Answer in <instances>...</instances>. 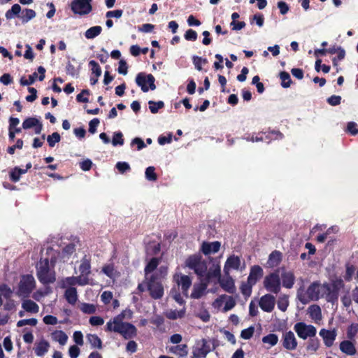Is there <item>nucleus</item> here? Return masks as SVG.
<instances>
[{"label": "nucleus", "instance_id": "f257e3e1", "mask_svg": "<svg viewBox=\"0 0 358 358\" xmlns=\"http://www.w3.org/2000/svg\"><path fill=\"white\" fill-rule=\"evenodd\" d=\"M138 293L148 292L151 299L159 300L164 296V285L162 279L157 273H153L150 276L144 277L142 282L137 286Z\"/></svg>", "mask_w": 358, "mask_h": 358}, {"label": "nucleus", "instance_id": "f03ea898", "mask_svg": "<svg viewBox=\"0 0 358 358\" xmlns=\"http://www.w3.org/2000/svg\"><path fill=\"white\" fill-rule=\"evenodd\" d=\"M344 287V281L341 278L334 280L331 284L324 283L320 286L322 297L325 298L327 302L334 304L338 302L339 292Z\"/></svg>", "mask_w": 358, "mask_h": 358}, {"label": "nucleus", "instance_id": "7ed1b4c3", "mask_svg": "<svg viewBox=\"0 0 358 358\" xmlns=\"http://www.w3.org/2000/svg\"><path fill=\"white\" fill-rule=\"evenodd\" d=\"M36 268L37 278L41 284L47 285L55 282V273L50 271L48 258H41L36 264Z\"/></svg>", "mask_w": 358, "mask_h": 358}, {"label": "nucleus", "instance_id": "20e7f679", "mask_svg": "<svg viewBox=\"0 0 358 358\" xmlns=\"http://www.w3.org/2000/svg\"><path fill=\"white\" fill-rule=\"evenodd\" d=\"M185 267L192 270L200 278H203L207 271V263L200 253H195L187 257L185 261Z\"/></svg>", "mask_w": 358, "mask_h": 358}, {"label": "nucleus", "instance_id": "39448f33", "mask_svg": "<svg viewBox=\"0 0 358 358\" xmlns=\"http://www.w3.org/2000/svg\"><path fill=\"white\" fill-rule=\"evenodd\" d=\"M35 280L31 275L22 276L18 285L17 294L23 298H27L35 288Z\"/></svg>", "mask_w": 358, "mask_h": 358}, {"label": "nucleus", "instance_id": "423d86ee", "mask_svg": "<svg viewBox=\"0 0 358 358\" xmlns=\"http://www.w3.org/2000/svg\"><path fill=\"white\" fill-rule=\"evenodd\" d=\"M264 288L269 293L278 294L280 292V277L278 271L270 273L263 280Z\"/></svg>", "mask_w": 358, "mask_h": 358}, {"label": "nucleus", "instance_id": "0eeeda50", "mask_svg": "<svg viewBox=\"0 0 358 358\" xmlns=\"http://www.w3.org/2000/svg\"><path fill=\"white\" fill-rule=\"evenodd\" d=\"M320 299V284L317 282L308 287L306 293L298 292V299L303 304H307L311 301H318Z\"/></svg>", "mask_w": 358, "mask_h": 358}, {"label": "nucleus", "instance_id": "6e6552de", "mask_svg": "<svg viewBox=\"0 0 358 358\" xmlns=\"http://www.w3.org/2000/svg\"><path fill=\"white\" fill-rule=\"evenodd\" d=\"M294 330L298 334V337L306 340L308 337H315L317 329L313 325H308L304 322H298L294 326Z\"/></svg>", "mask_w": 358, "mask_h": 358}, {"label": "nucleus", "instance_id": "1a4fd4ad", "mask_svg": "<svg viewBox=\"0 0 358 358\" xmlns=\"http://www.w3.org/2000/svg\"><path fill=\"white\" fill-rule=\"evenodd\" d=\"M80 275L82 281L85 282V285L90 284L89 276L91 274V257L89 255H84L80 260V264L78 267Z\"/></svg>", "mask_w": 358, "mask_h": 358}, {"label": "nucleus", "instance_id": "9d476101", "mask_svg": "<svg viewBox=\"0 0 358 358\" xmlns=\"http://www.w3.org/2000/svg\"><path fill=\"white\" fill-rule=\"evenodd\" d=\"M91 0H73L71 2V10L75 14L86 15L92 11Z\"/></svg>", "mask_w": 358, "mask_h": 358}, {"label": "nucleus", "instance_id": "9b49d317", "mask_svg": "<svg viewBox=\"0 0 358 358\" xmlns=\"http://www.w3.org/2000/svg\"><path fill=\"white\" fill-rule=\"evenodd\" d=\"M155 80V77L152 74L145 76L143 73H138L136 78V84L141 87L142 91L144 92L148 91V87L146 85L147 83L152 90L156 89Z\"/></svg>", "mask_w": 358, "mask_h": 358}, {"label": "nucleus", "instance_id": "f8f14e48", "mask_svg": "<svg viewBox=\"0 0 358 358\" xmlns=\"http://www.w3.org/2000/svg\"><path fill=\"white\" fill-rule=\"evenodd\" d=\"M276 300L271 294H266L260 297L259 306L260 309L266 313H271L275 308Z\"/></svg>", "mask_w": 358, "mask_h": 358}, {"label": "nucleus", "instance_id": "ddd939ff", "mask_svg": "<svg viewBox=\"0 0 358 358\" xmlns=\"http://www.w3.org/2000/svg\"><path fill=\"white\" fill-rule=\"evenodd\" d=\"M173 280L178 286L180 287L182 294H187V292L192 285V280L188 275L182 274H176L173 276Z\"/></svg>", "mask_w": 358, "mask_h": 358}, {"label": "nucleus", "instance_id": "4468645a", "mask_svg": "<svg viewBox=\"0 0 358 358\" xmlns=\"http://www.w3.org/2000/svg\"><path fill=\"white\" fill-rule=\"evenodd\" d=\"M220 248V243L218 241L206 242L203 241L201 245L200 251L204 255H209L217 252Z\"/></svg>", "mask_w": 358, "mask_h": 358}, {"label": "nucleus", "instance_id": "2eb2a0df", "mask_svg": "<svg viewBox=\"0 0 358 358\" xmlns=\"http://www.w3.org/2000/svg\"><path fill=\"white\" fill-rule=\"evenodd\" d=\"M282 347L288 350H294L297 348V341L294 336V334L288 331L282 336Z\"/></svg>", "mask_w": 358, "mask_h": 358}, {"label": "nucleus", "instance_id": "dca6fc26", "mask_svg": "<svg viewBox=\"0 0 358 358\" xmlns=\"http://www.w3.org/2000/svg\"><path fill=\"white\" fill-rule=\"evenodd\" d=\"M263 273V269L261 266L258 265L252 266L250 268L247 280L255 285V284L262 278Z\"/></svg>", "mask_w": 358, "mask_h": 358}, {"label": "nucleus", "instance_id": "f3484780", "mask_svg": "<svg viewBox=\"0 0 358 358\" xmlns=\"http://www.w3.org/2000/svg\"><path fill=\"white\" fill-rule=\"evenodd\" d=\"M22 127L24 129L34 128L35 134H39L43 129L41 122L36 117H28L22 122Z\"/></svg>", "mask_w": 358, "mask_h": 358}, {"label": "nucleus", "instance_id": "a211bd4d", "mask_svg": "<svg viewBox=\"0 0 358 358\" xmlns=\"http://www.w3.org/2000/svg\"><path fill=\"white\" fill-rule=\"evenodd\" d=\"M319 335L323 338V343H324V345L327 348L332 346L334 341L336 338V331L335 330L322 329L319 332Z\"/></svg>", "mask_w": 358, "mask_h": 358}, {"label": "nucleus", "instance_id": "6ab92c4d", "mask_svg": "<svg viewBox=\"0 0 358 358\" xmlns=\"http://www.w3.org/2000/svg\"><path fill=\"white\" fill-rule=\"evenodd\" d=\"M120 334L126 340L131 339L136 336L137 329L132 324L125 322Z\"/></svg>", "mask_w": 358, "mask_h": 358}, {"label": "nucleus", "instance_id": "aec40b11", "mask_svg": "<svg viewBox=\"0 0 358 358\" xmlns=\"http://www.w3.org/2000/svg\"><path fill=\"white\" fill-rule=\"evenodd\" d=\"M118 319L113 317V320L108 322L106 326V331L120 334L125 322H121Z\"/></svg>", "mask_w": 358, "mask_h": 358}, {"label": "nucleus", "instance_id": "412c9836", "mask_svg": "<svg viewBox=\"0 0 358 358\" xmlns=\"http://www.w3.org/2000/svg\"><path fill=\"white\" fill-rule=\"evenodd\" d=\"M281 280H282V287L287 289H292L294 285V281L296 280V277L294 276V273L292 271H284L281 273V278H280Z\"/></svg>", "mask_w": 358, "mask_h": 358}, {"label": "nucleus", "instance_id": "4be33fe9", "mask_svg": "<svg viewBox=\"0 0 358 358\" xmlns=\"http://www.w3.org/2000/svg\"><path fill=\"white\" fill-rule=\"evenodd\" d=\"M354 342V341L348 340L340 343V350L347 355H355L357 353V349Z\"/></svg>", "mask_w": 358, "mask_h": 358}, {"label": "nucleus", "instance_id": "5701e85b", "mask_svg": "<svg viewBox=\"0 0 358 358\" xmlns=\"http://www.w3.org/2000/svg\"><path fill=\"white\" fill-rule=\"evenodd\" d=\"M83 280H81V278H78V276L77 277H74V276H72V277H67V278H65L64 279H63L62 280V285H61V288H69V287H73V286L78 285H80V286H85V282H83L82 281Z\"/></svg>", "mask_w": 358, "mask_h": 358}, {"label": "nucleus", "instance_id": "b1692460", "mask_svg": "<svg viewBox=\"0 0 358 358\" xmlns=\"http://www.w3.org/2000/svg\"><path fill=\"white\" fill-rule=\"evenodd\" d=\"M50 343L44 340L41 339L40 341L35 343L34 348V353L38 357H43L49 350Z\"/></svg>", "mask_w": 358, "mask_h": 358}, {"label": "nucleus", "instance_id": "393cba45", "mask_svg": "<svg viewBox=\"0 0 358 358\" xmlns=\"http://www.w3.org/2000/svg\"><path fill=\"white\" fill-rule=\"evenodd\" d=\"M160 261L161 258H151L144 268V277L150 276V274L153 273V271L157 268Z\"/></svg>", "mask_w": 358, "mask_h": 358}, {"label": "nucleus", "instance_id": "a878e982", "mask_svg": "<svg viewBox=\"0 0 358 358\" xmlns=\"http://www.w3.org/2000/svg\"><path fill=\"white\" fill-rule=\"evenodd\" d=\"M221 288L229 294H234L236 292L234 281L231 277L222 279L220 281Z\"/></svg>", "mask_w": 358, "mask_h": 358}, {"label": "nucleus", "instance_id": "bb28decb", "mask_svg": "<svg viewBox=\"0 0 358 358\" xmlns=\"http://www.w3.org/2000/svg\"><path fill=\"white\" fill-rule=\"evenodd\" d=\"M240 265V258L237 256L231 255L227 259L224 266V271H226L227 269L229 268L238 270Z\"/></svg>", "mask_w": 358, "mask_h": 358}, {"label": "nucleus", "instance_id": "cd10ccee", "mask_svg": "<svg viewBox=\"0 0 358 358\" xmlns=\"http://www.w3.org/2000/svg\"><path fill=\"white\" fill-rule=\"evenodd\" d=\"M22 309L29 313L36 314L39 311V307L34 301L25 299L22 303Z\"/></svg>", "mask_w": 358, "mask_h": 358}, {"label": "nucleus", "instance_id": "c85d7f7f", "mask_svg": "<svg viewBox=\"0 0 358 358\" xmlns=\"http://www.w3.org/2000/svg\"><path fill=\"white\" fill-rule=\"evenodd\" d=\"M86 339L92 349H102V341L97 335L88 334L86 335Z\"/></svg>", "mask_w": 358, "mask_h": 358}, {"label": "nucleus", "instance_id": "c756f323", "mask_svg": "<svg viewBox=\"0 0 358 358\" xmlns=\"http://www.w3.org/2000/svg\"><path fill=\"white\" fill-rule=\"evenodd\" d=\"M220 276V268L218 265H213L209 270L207 269L206 274L202 278L203 280L208 282L212 278H219Z\"/></svg>", "mask_w": 358, "mask_h": 358}, {"label": "nucleus", "instance_id": "7c9ffc66", "mask_svg": "<svg viewBox=\"0 0 358 358\" xmlns=\"http://www.w3.org/2000/svg\"><path fill=\"white\" fill-rule=\"evenodd\" d=\"M282 262V252L278 250L273 251L269 255L267 264L270 267H276Z\"/></svg>", "mask_w": 358, "mask_h": 358}, {"label": "nucleus", "instance_id": "2f4dec72", "mask_svg": "<svg viewBox=\"0 0 358 358\" xmlns=\"http://www.w3.org/2000/svg\"><path fill=\"white\" fill-rule=\"evenodd\" d=\"M147 256H155L159 253L161 250V245L159 243L150 241L145 248Z\"/></svg>", "mask_w": 358, "mask_h": 358}, {"label": "nucleus", "instance_id": "473e14b6", "mask_svg": "<svg viewBox=\"0 0 358 358\" xmlns=\"http://www.w3.org/2000/svg\"><path fill=\"white\" fill-rule=\"evenodd\" d=\"M66 301L71 305H75L78 301L77 290L75 287H69L64 292Z\"/></svg>", "mask_w": 358, "mask_h": 358}, {"label": "nucleus", "instance_id": "72a5a7b5", "mask_svg": "<svg viewBox=\"0 0 358 358\" xmlns=\"http://www.w3.org/2000/svg\"><path fill=\"white\" fill-rule=\"evenodd\" d=\"M169 352L180 357H185L188 354L187 345L182 344L172 346L169 348Z\"/></svg>", "mask_w": 358, "mask_h": 358}, {"label": "nucleus", "instance_id": "f704fd0d", "mask_svg": "<svg viewBox=\"0 0 358 358\" xmlns=\"http://www.w3.org/2000/svg\"><path fill=\"white\" fill-rule=\"evenodd\" d=\"M51 336L53 341L58 342L61 345H64L68 340V336L66 334L61 330L54 331L51 334Z\"/></svg>", "mask_w": 358, "mask_h": 358}, {"label": "nucleus", "instance_id": "c9c22d12", "mask_svg": "<svg viewBox=\"0 0 358 358\" xmlns=\"http://www.w3.org/2000/svg\"><path fill=\"white\" fill-rule=\"evenodd\" d=\"M26 173L27 169H22L15 166L9 173L10 180L13 182H17L20 180L21 176Z\"/></svg>", "mask_w": 358, "mask_h": 358}, {"label": "nucleus", "instance_id": "e433bc0d", "mask_svg": "<svg viewBox=\"0 0 358 358\" xmlns=\"http://www.w3.org/2000/svg\"><path fill=\"white\" fill-rule=\"evenodd\" d=\"M222 299H226L224 306L223 308V311L227 312L231 310L236 305L235 300L232 296H227V295H221L219 299L216 300V301H222Z\"/></svg>", "mask_w": 358, "mask_h": 358}, {"label": "nucleus", "instance_id": "4c0bfd02", "mask_svg": "<svg viewBox=\"0 0 358 358\" xmlns=\"http://www.w3.org/2000/svg\"><path fill=\"white\" fill-rule=\"evenodd\" d=\"M356 266L350 262L345 264V274L344 279L346 282H351L356 271Z\"/></svg>", "mask_w": 358, "mask_h": 358}, {"label": "nucleus", "instance_id": "58836bf2", "mask_svg": "<svg viewBox=\"0 0 358 358\" xmlns=\"http://www.w3.org/2000/svg\"><path fill=\"white\" fill-rule=\"evenodd\" d=\"M254 285L250 282L248 280L243 282L240 286L241 293L245 298L249 297L252 294V289Z\"/></svg>", "mask_w": 358, "mask_h": 358}, {"label": "nucleus", "instance_id": "ea45409f", "mask_svg": "<svg viewBox=\"0 0 358 358\" xmlns=\"http://www.w3.org/2000/svg\"><path fill=\"white\" fill-rule=\"evenodd\" d=\"M310 318L315 320H321V308L318 305H312L308 308Z\"/></svg>", "mask_w": 358, "mask_h": 358}, {"label": "nucleus", "instance_id": "a19ab883", "mask_svg": "<svg viewBox=\"0 0 358 358\" xmlns=\"http://www.w3.org/2000/svg\"><path fill=\"white\" fill-rule=\"evenodd\" d=\"M102 31V28L100 26H94L88 29L85 33V36L87 39H92L99 36Z\"/></svg>", "mask_w": 358, "mask_h": 358}, {"label": "nucleus", "instance_id": "79ce46f5", "mask_svg": "<svg viewBox=\"0 0 358 358\" xmlns=\"http://www.w3.org/2000/svg\"><path fill=\"white\" fill-rule=\"evenodd\" d=\"M20 11H21L20 6L17 3H15L11 7V8L10 10L6 11V15H5L6 17L8 20H10L15 16L20 17L19 15Z\"/></svg>", "mask_w": 358, "mask_h": 358}, {"label": "nucleus", "instance_id": "37998d69", "mask_svg": "<svg viewBox=\"0 0 358 358\" xmlns=\"http://www.w3.org/2000/svg\"><path fill=\"white\" fill-rule=\"evenodd\" d=\"M358 334V324L353 323L349 326L347 331V337L350 341H355V338Z\"/></svg>", "mask_w": 358, "mask_h": 358}, {"label": "nucleus", "instance_id": "c03bdc74", "mask_svg": "<svg viewBox=\"0 0 358 358\" xmlns=\"http://www.w3.org/2000/svg\"><path fill=\"white\" fill-rule=\"evenodd\" d=\"M20 16L22 23H27L36 17V12L32 9L25 8Z\"/></svg>", "mask_w": 358, "mask_h": 358}, {"label": "nucleus", "instance_id": "a18cd8bd", "mask_svg": "<svg viewBox=\"0 0 358 358\" xmlns=\"http://www.w3.org/2000/svg\"><path fill=\"white\" fill-rule=\"evenodd\" d=\"M206 287H207V282H202L201 284V286L197 288V289H194L192 294H191V297L192 299H200L203 294V292L205 291V289H206Z\"/></svg>", "mask_w": 358, "mask_h": 358}, {"label": "nucleus", "instance_id": "49530a36", "mask_svg": "<svg viewBox=\"0 0 358 358\" xmlns=\"http://www.w3.org/2000/svg\"><path fill=\"white\" fill-rule=\"evenodd\" d=\"M320 348V341L315 338L312 337L308 342V346H306V350L315 352Z\"/></svg>", "mask_w": 358, "mask_h": 358}, {"label": "nucleus", "instance_id": "de8ad7c7", "mask_svg": "<svg viewBox=\"0 0 358 358\" xmlns=\"http://www.w3.org/2000/svg\"><path fill=\"white\" fill-rule=\"evenodd\" d=\"M145 177L148 181L155 182L157 180V175L155 173L154 166H148L145 171Z\"/></svg>", "mask_w": 358, "mask_h": 358}, {"label": "nucleus", "instance_id": "09e8293b", "mask_svg": "<svg viewBox=\"0 0 358 358\" xmlns=\"http://www.w3.org/2000/svg\"><path fill=\"white\" fill-rule=\"evenodd\" d=\"M262 341V343L269 344L270 346H275L278 344V336L276 334H270L264 336Z\"/></svg>", "mask_w": 358, "mask_h": 358}, {"label": "nucleus", "instance_id": "8fccbe9b", "mask_svg": "<svg viewBox=\"0 0 358 358\" xmlns=\"http://www.w3.org/2000/svg\"><path fill=\"white\" fill-rule=\"evenodd\" d=\"M265 134H264L265 139L269 140H278L282 139L283 138V134L279 131H265Z\"/></svg>", "mask_w": 358, "mask_h": 358}, {"label": "nucleus", "instance_id": "3c124183", "mask_svg": "<svg viewBox=\"0 0 358 358\" xmlns=\"http://www.w3.org/2000/svg\"><path fill=\"white\" fill-rule=\"evenodd\" d=\"M60 135L57 132H54L51 135H48L47 137V142L50 148H53L57 143L60 141Z\"/></svg>", "mask_w": 358, "mask_h": 358}, {"label": "nucleus", "instance_id": "603ef678", "mask_svg": "<svg viewBox=\"0 0 358 358\" xmlns=\"http://www.w3.org/2000/svg\"><path fill=\"white\" fill-rule=\"evenodd\" d=\"M280 78L282 80V86L285 88L289 87L292 83L290 76L288 73L282 71L280 73Z\"/></svg>", "mask_w": 358, "mask_h": 358}, {"label": "nucleus", "instance_id": "864d4df0", "mask_svg": "<svg viewBox=\"0 0 358 358\" xmlns=\"http://www.w3.org/2000/svg\"><path fill=\"white\" fill-rule=\"evenodd\" d=\"M111 143L113 146L122 145L124 144V138L122 132L114 133Z\"/></svg>", "mask_w": 358, "mask_h": 358}, {"label": "nucleus", "instance_id": "5fc2aeb1", "mask_svg": "<svg viewBox=\"0 0 358 358\" xmlns=\"http://www.w3.org/2000/svg\"><path fill=\"white\" fill-rule=\"evenodd\" d=\"M12 290L6 284L0 285V295L3 296L6 299H8L12 296Z\"/></svg>", "mask_w": 358, "mask_h": 358}, {"label": "nucleus", "instance_id": "6e6d98bb", "mask_svg": "<svg viewBox=\"0 0 358 358\" xmlns=\"http://www.w3.org/2000/svg\"><path fill=\"white\" fill-rule=\"evenodd\" d=\"M38 323V321L35 318H31V319H24L19 320L17 322V327H22L26 325H29L32 327H35Z\"/></svg>", "mask_w": 358, "mask_h": 358}, {"label": "nucleus", "instance_id": "4d7b16f0", "mask_svg": "<svg viewBox=\"0 0 358 358\" xmlns=\"http://www.w3.org/2000/svg\"><path fill=\"white\" fill-rule=\"evenodd\" d=\"M101 271L104 273L107 277L112 278L114 277V265L113 264L104 265L102 267Z\"/></svg>", "mask_w": 358, "mask_h": 358}, {"label": "nucleus", "instance_id": "13d9d810", "mask_svg": "<svg viewBox=\"0 0 358 358\" xmlns=\"http://www.w3.org/2000/svg\"><path fill=\"white\" fill-rule=\"evenodd\" d=\"M277 306L280 310L285 312L287 310V307L289 306V300L287 296L280 297L278 299V302H277Z\"/></svg>", "mask_w": 358, "mask_h": 358}, {"label": "nucleus", "instance_id": "bf43d9fd", "mask_svg": "<svg viewBox=\"0 0 358 358\" xmlns=\"http://www.w3.org/2000/svg\"><path fill=\"white\" fill-rule=\"evenodd\" d=\"M148 104L150 112H157L159 109L162 108L164 106V103L162 101H159L157 102L149 101Z\"/></svg>", "mask_w": 358, "mask_h": 358}, {"label": "nucleus", "instance_id": "052dcab7", "mask_svg": "<svg viewBox=\"0 0 358 358\" xmlns=\"http://www.w3.org/2000/svg\"><path fill=\"white\" fill-rule=\"evenodd\" d=\"M80 310L85 314H94L96 311V308L94 305L84 303L81 305Z\"/></svg>", "mask_w": 358, "mask_h": 358}, {"label": "nucleus", "instance_id": "680f3d73", "mask_svg": "<svg viewBox=\"0 0 358 358\" xmlns=\"http://www.w3.org/2000/svg\"><path fill=\"white\" fill-rule=\"evenodd\" d=\"M66 71L68 75H70L72 77L78 76L79 74V70L77 69L70 62H68L66 64Z\"/></svg>", "mask_w": 358, "mask_h": 358}, {"label": "nucleus", "instance_id": "e2e57ef3", "mask_svg": "<svg viewBox=\"0 0 358 358\" xmlns=\"http://www.w3.org/2000/svg\"><path fill=\"white\" fill-rule=\"evenodd\" d=\"M255 329L253 327H250L247 329H245L241 332V338L244 340H249L252 338L254 334Z\"/></svg>", "mask_w": 358, "mask_h": 358}, {"label": "nucleus", "instance_id": "0e129e2a", "mask_svg": "<svg viewBox=\"0 0 358 358\" xmlns=\"http://www.w3.org/2000/svg\"><path fill=\"white\" fill-rule=\"evenodd\" d=\"M37 77H38V74L36 72L29 76V80H27L24 77H22V78H21L20 81V85H23V86L30 85L35 82Z\"/></svg>", "mask_w": 358, "mask_h": 358}, {"label": "nucleus", "instance_id": "69168bd1", "mask_svg": "<svg viewBox=\"0 0 358 358\" xmlns=\"http://www.w3.org/2000/svg\"><path fill=\"white\" fill-rule=\"evenodd\" d=\"M131 147H133L134 145H136V150H141L146 147V145L145 144L144 141L138 137H136L131 141L130 143Z\"/></svg>", "mask_w": 358, "mask_h": 358}, {"label": "nucleus", "instance_id": "338daca9", "mask_svg": "<svg viewBox=\"0 0 358 358\" xmlns=\"http://www.w3.org/2000/svg\"><path fill=\"white\" fill-rule=\"evenodd\" d=\"M115 167L120 173H124L126 171H130V169H131L129 164L125 162H118L115 164Z\"/></svg>", "mask_w": 358, "mask_h": 358}, {"label": "nucleus", "instance_id": "774afa93", "mask_svg": "<svg viewBox=\"0 0 358 358\" xmlns=\"http://www.w3.org/2000/svg\"><path fill=\"white\" fill-rule=\"evenodd\" d=\"M358 125L355 122H350L348 124L346 131L351 134L353 136L358 134Z\"/></svg>", "mask_w": 358, "mask_h": 358}]
</instances>
